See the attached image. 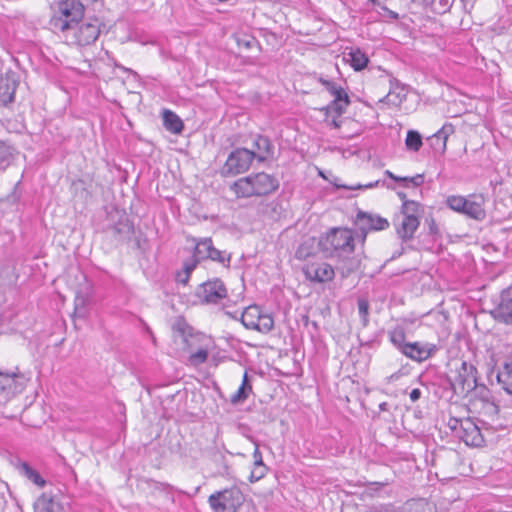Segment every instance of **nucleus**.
<instances>
[{
	"label": "nucleus",
	"instance_id": "49530a36",
	"mask_svg": "<svg viewBox=\"0 0 512 512\" xmlns=\"http://www.w3.org/2000/svg\"><path fill=\"white\" fill-rule=\"evenodd\" d=\"M253 459H254L253 464H265L263 462L262 453L260 452L258 445H256V447L254 449Z\"/></svg>",
	"mask_w": 512,
	"mask_h": 512
},
{
	"label": "nucleus",
	"instance_id": "4d7b16f0",
	"mask_svg": "<svg viewBox=\"0 0 512 512\" xmlns=\"http://www.w3.org/2000/svg\"><path fill=\"white\" fill-rule=\"evenodd\" d=\"M414 3H417L419 5L428 6V3L430 0H412Z\"/></svg>",
	"mask_w": 512,
	"mask_h": 512
},
{
	"label": "nucleus",
	"instance_id": "aec40b11",
	"mask_svg": "<svg viewBox=\"0 0 512 512\" xmlns=\"http://www.w3.org/2000/svg\"><path fill=\"white\" fill-rule=\"evenodd\" d=\"M454 133V126L451 123H445L436 133L428 138L434 151L444 153L448 137Z\"/></svg>",
	"mask_w": 512,
	"mask_h": 512
},
{
	"label": "nucleus",
	"instance_id": "f8f14e48",
	"mask_svg": "<svg viewBox=\"0 0 512 512\" xmlns=\"http://www.w3.org/2000/svg\"><path fill=\"white\" fill-rule=\"evenodd\" d=\"M355 225L365 238L368 232L387 229L389 222L384 217L359 210L356 214Z\"/></svg>",
	"mask_w": 512,
	"mask_h": 512
},
{
	"label": "nucleus",
	"instance_id": "f3484780",
	"mask_svg": "<svg viewBox=\"0 0 512 512\" xmlns=\"http://www.w3.org/2000/svg\"><path fill=\"white\" fill-rule=\"evenodd\" d=\"M254 159L258 162H265L274 156V145L267 136L256 135L253 140Z\"/></svg>",
	"mask_w": 512,
	"mask_h": 512
},
{
	"label": "nucleus",
	"instance_id": "a19ab883",
	"mask_svg": "<svg viewBox=\"0 0 512 512\" xmlns=\"http://www.w3.org/2000/svg\"><path fill=\"white\" fill-rule=\"evenodd\" d=\"M454 0H430L428 3V6H431L433 11H435L438 14H444L452 6Z\"/></svg>",
	"mask_w": 512,
	"mask_h": 512
},
{
	"label": "nucleus",
	"instance_id": "37998d69",
	"mask_svg": "<svg viewBox=\"0 0 512 512\" xmlns=\"http://www.w3.org/2000/svg\"><path fill=\"white\" fill-rule=\"evenodd\" d=\"M208 359V351L206 349H199L198 351H196L195 353H192L190 356H189V363L190 365L192 366H199L203 363H205Z\"/></svg>",
	"mask_w": 512,
	"mask_h": 512
},
{
	"label": "nucleus",
	"instance_id": "5fc2aeb1",
	"mask_svg": "<svg viewBox=\"0 0 512 512\" xmlns=\"http://www.w3.org/2000/svg\"><path fill=\"white\" fill-rule=\"evenodd\" d=\"M0 488H3L2 484H0ZM5 495L3 491H0V509L3 508L5 504Z\"/></svg>",
	"mask_w": 512,
	"mask_h": 512
},
{
	"label": "nucleus",
	"instance_id": "c85d7f7f",
	"mask_svg": "<svg viewBox=\"0 0 512 512\" xmlns=\"http://www.w3.org/2000/svg\"><path fill=\"white\" fill-rule=\"evenodd\" d=\"M211 238H202L196 241L193 256L199 259V262L209 258L211 251L214 249Z\"/></svg>",
	"mask_w": 512,
	"mask_h": 512
},
{
	"label": "nucleus",
	"instance_id": "9d476101",
	"mask_svg": "<svg viewBox=\"0 0 512 512\" xmlns=\"http://www.w3.org/2000/svg\"><path fill=\"white\" fill-rule=\"evenodd\" d=\"M117 244L128 243L134 235V225L125 213L118 214V219L106 229Z\"/></svg>",
	"mask_w": 512,
	"mask_h": 512
},
{
	"label": "nucleus",
	"instance_id": "72a5a7b5",
	"mask_svg": "<svg viewBox=\"0 0 512 512\" xmlns=\"http://www.w3.org/2000/svg\"><path fill=\"white\" fill-rule=\"evenodd\" d=\"M90 302V294L88 292L78 291L75 296L74 305L75 313L83 317L86 314V307Z\"/></svg>",
	"mask_w": 512,
	"mask_h": 512
},
{
	"label": "nucleus",
	"instance_id": "13d9d810",
	"mask_svg": "<svg viewBox=\"0 0 512 512\" xmlns=\"http://www.w3.org/2000/svg\"><path fill=\"white\" fill-rule=\"evenodd\" d=\"M385 175H387L389 178H391L392 180H396L397 179V175L393 174L391 171L389 170H386L385 171Z\"/></svg>",
	"mask_w": 512,
	"mask_h": 512
},
{
	"label": "nucleus",
	"instance_id": "4c0bfd02",
	"mask_svg": "<svg viewBox=\"0 0 512 512\" xmlns=\"http://www.w3.org/2000/svg\"><path fill=\"white\" fill-rule=\"evenodd\" d=\"M358 313L361 318L362 325L366 327L369 323V301L365 297H359L357 300Z\"/></svg>",
	"mask_w": 512,
	"mask_h": 512
},
{
	"label": "nucleus",
	"instance_id": "473e14b6",
	"mask_svg": "<svg viewBox=\"0 0 512 512\" xmlns=\"http://www.w3.org/2000/svg\"><path fill=\"white\" fill-rule=\"evenodd\" d=\"M15 148L5 142H0V172L6 170L14 159Z\"/></svg>",
	"mask_w": 512,
	"mask_h": 512
},
{
	"label": "nucleus",
	"instance_id": "58836bf2",
	"mask_svg": "<svg viewBox=\"0 0 512 512\" xmlns=\"http://www.w3.org/2000/svg\"><path fill=\"white\" fill-rule=\"evenodd\" d=\"M396 182H400L404 187H419L424 183V175L416 174L413 177H400L397 176Z\"/></svg>",
	"mask_w": 512,
	"mask_h": 512
},
{
	"label": "nucleus",
	"instance_id": "6ab92c4d",
	"mask_svg": "<svg viewBox=\"0 0 512 512\" xmlns=\"http://www.w3.org/2000/svg\"><path fill=\"white\" fill-rule=\"evenodd\" d=\"M420 225V220L416 217H404L395 222L396 232L403 241L411 240Z\"/></svg>",
	"mask_w": 512,
	"mask_h": 512
},
{
	"label": "nucleus",
	"instance_id": "69168bd1",
	"mask_svg": "<svg viewBox=\"0 0 512 512\" xmlns=\"http://www.w3.org/2000/svg\"><path fill=\"white\" fill-rule=\"evenodd\" d=\"M374 484L379 485V486H384L385 485L384 483H380V482H375Z\"/></svg>",
	"mask_w": 512,
	"mask_h": 512
},
{
	"label": "nucleus",
	"instance_id": "79ce46f5",
	"mask_svg": "<svg viewBox=\"0 0 512 512\" xmlns=\"http://www.w3.org/2000/svg\"><path fill=\"white\" fill-rule=\"evenodd\" d=\"M268 472V467L265 464H253L249 481L251 483L257 482L265 477Z\"/></svg>",
	"mask_w": 512,
	"mask_h": 512
},
{
	"label": "nucleus",
	"instance_id": "09e8293b",
	"mask_svg": "<svg viewBox=\"0 0 512 512\" xmlns=\"http://www.w3.org/2000/svg\"><path fill=\"white\" fill-rule=\"evenodd\" d=\"M421 395H422V392L418 388L412 389V391L409 393V397L412 402L418 401L421 398Z\"/></svg>",
	"mask_w": 512,
	"mask_h": 512
},
{
	"label": "nucleus",
	"instance_id": "4468645a",
	"mask_svg": "<svg viewBox=\"0 0 512 512\" xmlns=\"http://www.w3.org/2000/svg\"><path fill=\"white\" fill-rule=\"evenodd\" d=\"M19 82L13 74L0 71V107H8L15 101Z\"/></svg>",
	"mask_w": 512,
	"mask_h": 512
},
{
	"label": "nucleus",
	"instance_id": "b1692460",
	"mask_svg": "<svg viewBox=\"0 0 512 512\" xmlns=\"http://www.w3.org/2000/svg\"><path fill=\"white\" fill-rule=\"evenodd\" d=\"M199 259L193 255L183 262L182 269L176 272L175 280L177 283L187 285L192 272L199 264Z\"/></svg>",
	"mask_w": 512,
	"mask_h": 512
},
{
	"label": "nucleus",
	"instance_id": "39448f33",
	"mask_svg": "<svg viewBox=\"0 0 512 512\" xmlns=\"http://www.w3.org/2000/svg\"><path fill=\"white\" fill-rule=\"evenodd\" d=\"M254 154L247 148H236L227 157L221 169V175L225 177L236 176L249 170Z\"/></svg>",
	"mask_w": 512,
	"mask_h": 512
},
{
	"label": "nucleus",
	"instance_id": "c03bdc74",
	"mask_svg": "<svg viewBox=\"0 0 512 512\" xmlns=\"http://www.w3.org/2000/svg\"><path fill=\"white\" fill-rule=\"evenodd\" d=\"M405 97V94H401L400 92L394 94L392 91H389V93L380 101L394 106H399L404 101Z\"/></svg>",
	"mask_w": 512,
	"mask_h": 512
},
{
	"label": "nucleus",
	"instance_id": "e433bc0d",
	"mask_svg": "<svg viewBox=\"0 0 512 512\" xmlns=\"http://www.w3.org/2000/svg\"><path fill=\"white\" fill-rule=\"evenodd\" d=\"M273 327H274V320H273L272 316L269 314L260 313L259 320L257 322L255 331H258L261 333H268L273 329Z\"/></svg>",
	"mask_w": 512,
	"mask_h": 512
},
{
	"label": "nucleus",
	"instance_id": "8fccbe9b",
	"mask_svg": "<svg viewBox=\"0 0 512 512\" xmlns=\"http://www.w3.org/2000/svg\"><path fill=\"white\" fill-rule=\"evenodd\" d=\"M254 39L251 40H238V44L240 46H244L245 48H251Z\"/></svg>",
	"mask_w": 512,
	"mask_h": 512
},
{
	"label": "nucleus",
	"instance_id": "f704fd0d",
	"mask_svg": "<svg viewBox=\"0 0 512 512\" xmlns=\"http://www.w3.org/2000/svg\"><path fill=\"white\" fill-rule=\"evenodd\" d=\"M405 144L408 150L417 152L422 147V136L418 131L409 130L406 135Z\"/></svg>",
	"mask_w": 512,
	"mask_h": 512
},
{
	"label": "nucleus",
	"instance_id": "2eb2a0df",
	"mask_svg": "<svg viewBox=\"0 0 512 512\" xmlns=\"http://www.w3.org/2000/svg\"><path fill=\"white\" fill-rule=\"evenodd\" d=\"M485 198L482 194H472L466 197V203L460 214L476 221H483L486 218V210L484 208Z\"/></svg>",
	"mask_w": 512,
	"mask_h": 512
},
{
	"label": "nucleus",
	"instance_id": "a18cd8bd",
	"mask_svg": "<svg viewBox=\"0 0 512 512\" xmlns=\"http://www.w3.org/2000/svg\"><path fill=\"white\" fill-rule=\"evenodd\" d=\"M320 83L325 87V89L331 95H333L337 91V89L340 87V85H338L334 81L326 80V79H323V78H320Z\"/></svg>",
	"mask_w": 512,
	"mask_h": 512
},
{
	"label": "nucleus",
	"instance_id": "e2e57ef3",
	"mask_svg": "<svg viewBox=\"0 0 512 512\" xmlns=\"http://www.w3.org/2000/svg\"><path fill=\"white\" fill-rule=\"evenodd\" d=\"M461 1L464 2L465 4L471 3L473 5L477 0H461Z\"/></svg>",
	"mask_w": 512,
	"mask_h": 512
},
{
	"label": "nucleus",
	"instance_id": "f257e3e1",
	"mask_svg": "<svg viewBox=\"0 0 512 512\" xmlns=\"http://www.w3.org/2000/svg\"><path fill=\"white\" fill-rule=\"evenodd\" d=\"M97 0H59L50 19V26L54 32H61L66 38L82 21L85 9Z\"/></svg>",
	"mask_w": 512,
	"mask_h": 512
},
{
	"label": "nucleus",
	"instance_id": "393cba45",
	"mask_svg": "<svg viewBox=\"0 0 512 512\" xmlns=\"http://www.w3.org/2000/svg\"><path fill=\"white\" fill-rule=\"evenodd\" d=\"M61 505L55 498L43 493L34 504V512H59Z\"/></svg>",
	"mask_w": 512,
	"mask_h": 512
},
{
	"label": "nucleus",
	"instance_id": "7ed1b4c3",
	"mask_svg": "<svg viewBox=\"0 0 512 512\" xmlns=\"http://www.w3.org/2000/svg\"><path fill=\"white\" fill-rule=\"evenodd\" d=\"M319 247L327 257L344 258L354 251L352 231L346 228H332L320 238Z\"/></svg>",
	"mask_w": 512,
	"mask_h": 512
},
{
	"label": "nucleus",
	"instance_id": "c9c22d12",
	"mask_svg": "<svg viewBox=\"0 0 512 512\" xmlns=\"http://www.w3.org/2000/svg\"><path fill=\"white\" fill-rule=\"evenodd\" d=\"M208 259L212 260L214 262H217V263L223 265L224 267H229L230 262H231V254L227 253L224 250H219L217 248H214L211 251Z\"/></svg>",
	"mask_w": 512,
	"mask_h": 512
},
{
	"label": "nucleus",
	"instance_id": "5701e85b",
	"mask_svg": "<svg viewBox=\"0 0 512 512\" xmlns=\"http://www.w3.org/2000/svg\"><path fill=\"white\" fill-rule=\"evenodd\" d=\"M163 126L173 134H180L184 129L181 118L173 111L164 109L162 113Z\"/></svg>",
	"mask_w": 512,
	"mask_h": 512
},
{
	"label": "nucleus",
	"instance_id": "20e7f679",
	"mask_svg": "<svg viewBox=\"0 0 512 512\" xmlns=\"http://www.w3.org/2000/svg\"><path fill=\"white\" fill-rule=\"evenodd\" d=\"M243 501L244 495L238 487L217 491L208 498L214 512H237Z\"/></svg>",
	"mask_w": 512,
	"mask_h": 512
},
{
	"label": "nucleus",
	"instance_id": "0eeeda50",
	"mask_svg": "<svg viewBox=\"0 0 512 512\" xmlns=\"http://www.w3.org/2000/svg\"><path fill=\"white\" fill-rule=\"evenodd\" d=\"M28 379L21 373H6L0 370V402L8 401L21 393Z\"/></svg>",
	"mask_w": 512,
	"mask_h": 512
},
{
	"label": "nucleus",
	"instance_id": "9b49d317",
	"mask_svg": "<svg viewBox=\"0 0 512 512\" xmlns=\"http://www.w3.org/2000/svg\"><path fill=\"white\" fill-rule=\"evenodd\" d=\"M439 350L438 346L429 342H408L401 351L405 357L412 361L422 363L429 358L433 357Z\"/></svg>",
	"mask_w": 512,
	"mask_h": 512
},
{
	"label": "nucleus",
	"instance_id": "a211bd4d",
	"mask_svg": "<svg viewBox=\"0 0 512 512\" xmlns=\"http://www.w3.org/2000/svg\"><path fill=\"white\" fill-rule=\"evenodd\" d=\"M463 434L462 440L468 446L480 447L484 443V437L480 428L471 420L467 419L461 423Z\"/></svg>",
	"mask_w": 512,
	"mask_h": 512
},
{
	"label": "nucleus",
	"instance_id": "0e129e2a",
	"mask_svg": "<svg viewBox=\"0 0 512 512\" xmlns=\"http://www.w3.org/2000/svg\"><path fill=\"white\" fill-rule=\"evenodd\" d=\"M373 4H379L378 0H369Z\"/></svg>",
	"mask_w": 512,
	"mask_h": 512
},
{
	"label": "nucleus",
	"instance_id": "6e6552de",
	"mask_svg": "<svg viewBox=\"0 0 512 512\" xmlns=\"http://www.w3.org/2000/svg\"><path fill=\"white\" fill-rule=\"evenodd\" d=\"M195 295L202 303L217 304L227 297V289L220 279L215 278L200 284Z\"/></svg>",
	"mask_w": 512,
	"mask_h": 512
},
{
	"label": "nucleus",
	"instance_id": "dca6fc26",
	"mask_svg": "<svg viewBox=\"0 0 512 512\" xmlns=\"http://www.w3.org/2000/svg\"><path fill=\"white\" fill-rule=\"evenodd\" d=\"M492 314L498 321L512 325V285L501 292L500 301Z\"/></svg>",
	"mask_w": 512,
	"mask_h": 512
},
{
	"label": "nucleus",
	"instance_id": "680f3d73",
	"mask_svg": "<svg viewBox=\"0 0 512 512\" xmlns=\"http://www.w3.org/2000/svg\"><path fill=\"white\" fill-rule=\"evenodd\" d=\"M387 403L383 402L379 405L380 410L384 411L386 410Z\"/></svg>",
	"mask_w": 512,
	"mask_h": 512
},
{
	"label": "nucleus",
	"instance_id": "c756f323",
	"mask_svg": "<svg viewBox=\"0 0 512 512\" xmlns=\"http://www.w3.org/2000/svg\"><path fill=\"white\" fill-rule=\"evenodd\" d=\"M252 392V386L249 381L248 373L245 372L242 379V384L238 388L237 392L231 396V403L232 404H239L243 403L249 396V394Z\"/></svg>",
	"mask_w": 512,
	"mask_h": 512
},
{
	"label": "nucleus",
	"instance_id": "3c124183",
	"mask_svg": "<svg viewBox=\"0 0 512 512\" xmlns=\"http://www.w3.org/2000/svg\"><path fill=\"white\" fill-rule=\"evenodd\" d=\"M378 184H379V181H375V182H371V183H368L365 185H358L357 188L370 189V188H374V187L378 186Z\"/></svg>",
	"mask_w": 512,
	"mask_h": 512
},
{
	"label": "nucleus",
	"instance_id": "bf43d9fd",
	"mask_svg": "<svg viewBox=\"0 0 512 512\" xmlns=\"http://www.w3.org/2000/svg\"><path fill=\"white\" fill-rule=\"evenodd\" d=\"M397 195L402 200V203H404V200H408L404 192H398Z\"/></svg>",
	"mask_w": 512,
	"mask_h": 512
},
{
	"label": "nucleus",
	"instance_id": "7c9ffc66",
	"mask_svg": "<svg viewBox=\"0 0 512 512\" xmlns=\"http://www.w3.org/2000/svg\"><path fill=\"white\" fill-rule=\"evenodd\" d=\"M388 338L400 353L408 343V341H406L405 329L399 325L388 332Z\"/></svg>",
	"mask_w": 512,
	"mask_h": 512
},
{
	"label": "nucleus",
	"instance_id": "423d86ee",
	"mask_svg": "<svg viewBox=\"0 0 512 512\" xmlns=\"http://www.w3.org/2000/svg\"><path fill=\"white\" fill-rule=\"evenodd\" d=\"M104 26L98 18H88L80 21L69 36L73 42L79 46H89L95 43L101 33V27Z\"/></svg>",
	"mask_w": 512,
	"mask_h": 512
},
{
	"label": "nucleus",
	"instance_id": "603ef678",
	"mask_svg": "<svg viewBox=\"0 0 512 512\" xmlns=\"http://www.w3.org/2000/svg\"><path fill=\"white\" fill-rule=\"evenodd\" d=\"M385 11L388 13V16L391 18V19H394V20H397L399 18L398 14L394 11H391L389 10L388 8H384Z\"/></svg>",
	"mask_w": 512,
	"mask_h": 512
},
{
	"label": "nucleus",
	"instance_id": "052dcab7",
	"mask_svg": "<svg viewBox=\"0 0 512 512\" xmlns=\"http://www.w3.org/2000/svg\"><path fill=\"white\" fill-rule=\"evenodd\" d=\"M83 184H84V183H83V181H82V180H78V181L73 182V186H75V187L83 186Z\"/></svg>",
	"mask_w": 512,
	"mask_h": 512
},
{
	"label": "nucleus",
	"instance_id": "1a4fd4ad",
	"mask_svg": "<svg viewBox=\"0 0 512 512\" xmlns=\"http://www.w3.org/2000/svg\"><path fill=\"white\" fill-rule=\"evenodd\" d=\"M478 388L476 367L471 363L463 361L455 378L454 390H459L461 394L466 395Z\"/></svg>",
	"mask_w": 512,
	"mask_h": 512
},
{
	"label": "nucleus",
	"instance_id": "f03ea898",
	"mask_svg": "<svg viewBox=\"0 0 512 512\" xmlns=\"http://www.w3.org/2000/svg\"><path fill=\"white\" fill-rule=\"evenodd\" d=\"M278 187L277 178L265 172H259L239 178L231 184L230 189L237 198H250L269 195Z\"/></svg>",
	"mask_w": 512,
	"mask_h": 512
},
{
	"label": "nucleus",
	"instance_id": "864d4df0",
	"mask_svg": "<svg viewBox=\"0 0 512 512\" xmlns=\"http://www.w3.org/2000/svg\"><path fill=\"white\" fill-rule=\"evenodd\" d=\"M480 393H481V396L484 398V399H487L488 398V394H489V390L485 387V386H481L480 387Z\"/></svg>",
	"mask_w": 512,
	"mask_h": 512
},
{
	"label": "nucleus",
	"instance_id": "412c9836",
	"mask_svg": "<svg viewBox=\"0 0 512 512\" xmlns=\"http://www.w3.org/2000/svg\"><path fill=\"white\" fill-rule=\"evenodd\" d=\"M343 59L350 64L355 71L365 69L369 63V57L358 47L347 48Z\"/></svg>",
	"mask_w": 512,
	"mask_h": 512
},
{
	"label": "nucleus",
	"instance_id": "de8ad7c7",
	"mask_svg": "<svg viewBox=\"0 0 512 512\" xmlns=\"http://www.w3.org/2000/svg\"><path fill=\"white\" fill-rule=\"evenodd\" d=\"M188 328V326L185 324V323H178L177 324V330L181 333V335L183 336V340L186 344H188V340H187V334H186V329Z\"/></svg>",
	"mask_w": 512,
	"mask_h": 512
},
{
	"label": "nucleus",
	"instance_id": "a878e982",
	"mask_svg": "<svg viewBox=\"0 0 512 512\" xmlns=\"http://www.w3.org/2000/svg\"><path fill=\"white\" fill-rule=\"evenodd\" d=\"M18 470L22 476L27 478L37 487L43 488L46 485L45 479L40 475L38 471L32 468L27 462H21L18 465Z\"/></svg>",
	"mask_w": 512,
	"mask_h": 512
},
{
	"label": "nucleus",
	"instance_id": "ddd939ff",
	"mask_svg": "<svg viewBox=\"0 0 512 512\" xmlns=\"http://www.w3.org/2000/svg\"><path fill=\"white\" fill-rule=\"evenodd\" d=\"M307 280L316 283H327L334 279V268L326 262H311L302 269Z\"/></svg>",
	"mask_w": 512,
	"mask_h": 512
},
{
	"label": "nucleus",
	"instance_id": "ea45409f",
	"mask_svg": "<svg viewBox=\"0 0 512 512\" xmlns=\"http://www.w3.org/2000/svg\"><path fill=\"white\" fill-rule=\"evenodd\" d=\"M466 203V197L460 195H451L446 199V205L453 211L460 213L463 205Z\"/></svg>",
	"mask_w": 512,
	"mask_h": 512
},
{
	"label": "nucleus",
	"instance_id": "6e6d98bb",
	"mask_svg": "<svg viewBox=\"0 0 512 512\" xmlns=\"http://www.w3.org/2000/svg\"><path fill=\"white\" fill-rule=\"evenodd\" d=\"M369 512H389V511H388V508L381 506V507H374Z\"/></svg>",
	"mask_w": 512,
	"mask_h": 512
},
{
	"label": "nucleus",
	"instance_id": "cd10ccee",
	"mask_svg": "<svg viewBox=\"0 0 512 512\" xmlns=\"http://www.w3.org/2000/svg\"><path fill=\"white\" fill-rule=\"evenodd\" d=\"M334 100L330 104V108L338 115L342 114L347 106L350 104V99L347 92L340 86L337 91L332 95Z\"/></svg>",
	"mask_w": 512,
	"mask_h": 512
},
{
	"label": "nucleus",
	"instance_id": "4be33fe9",
	"mask_svg": "<svg viewBox=\"0 0 512 512\" xmlns=\"http://www.w3.org/2000/svg\"><path fill=\"white\" fill-rule=\"evenodd\" d=\"M496 378L502 388L512 395V358L505 360L499 367Z\"/></svg>",
	"mask_w": 512,
	"mask_h": 512
},
{
	"label": "nucleus",
	"instance_id": "bb28decb",
	"mask_svg": "<svg viewBox=\"0 0 512 512\" xmlns=\"http://www.w3.org/2000/svg\"><path fill=\"white\" fill-rule=\"evenodd\" d=\"M260 313L261 310L256 305L247 307L241 314V323L245 328L255 330Z\"/></svg>",
	"mask_w": 512,
	"mask_h": 512
},
{
	"label": "nucleus",
	"instance_id": "2f4dec72",
	"mask_svg": "<svg viewBox=\"0 0 512 512\" xmlns=\"http://www.w3.org/2000/svg\"><path fill=\"white\" fill-rule=\"evenodd\" d=\"M423 214L422 205L414 200H404L401 206V216L404 217H416L420 220Z\"/></svg>",
	"mask_w": 512,
	"mask_h": 512
},
{
	"label": "nucleus",
	"instance_id": "338daca9",
	"mask_svg": "<svg viewBox=\"0 0 512 512\" xmlns=\"http://www.w3.org/2000/svg\"><path fill=\"white\" fill-rule=\"evenodd\" d=\"M333 125H334L335 127H339L338 123H337L335 120H333Z\"/></svg>",
	"mask_w": 512,
	"mask_h": 512
}]
</instances>
